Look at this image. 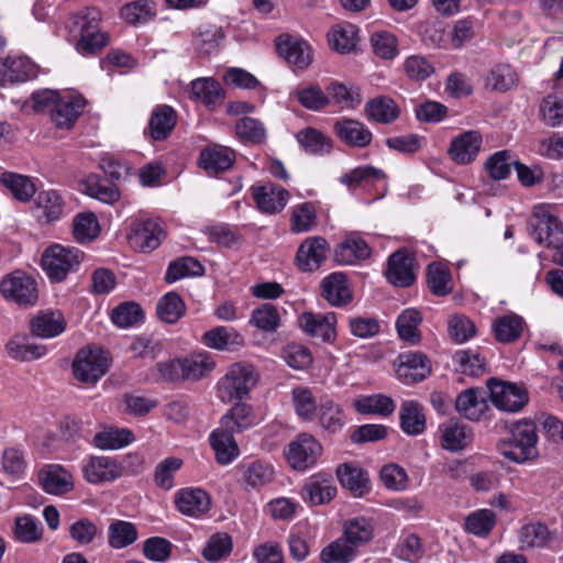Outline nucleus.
I'll return each instance as SVG.
<instances>
[{
    "label": "nucleus",
    "mask_w": 563,
    "mask_h": 563,
    "mask_svg": "<svg viewBox=\"0 0 563 563\" xmlns=\"http://www.w3.org/2000/svg\"><path fill=\"white\" fill-rule=\"evenodd\" d=\"M510 439L498 443V452L508 461L522 464L538 455L537 427L523 419L511 424Z\"/></svg>",
    "instance_id": "f257e3e1"
},
{
    "label": "nucleus",
    "mask_w": 563,
    "mask_h": 563,
    "mask_svg": "<svg viewBox=\"0 0 563 563\" xmlns=\"http://www.w3.org/2000/svg\"><path fill=\"white\" fill-rule=\"evenodd\" d=\"M216 362L207 351L195 352L158 364V372L165 380H198L213 371Z\"/></svg>",
    "instance_id": "f03ea898"
},
{
    "label": "nucleus",
    "mask_w": 563,
    "mask_h": 563,
    "mask_svg": "<svg viewBox=\"0 0 563 563\" xmlns=\"http://www.w3.org/2000/svg\"><path fill=\"white\" fill-rule=\"evenodd\" d=\"M531 236L540 245L549 249L563 244V223L559 218V207L554 203H538L530 219Z\"/></svg>",
    "instance_id": "7ed1b4c3"
},
{
    "label": "nucleus",
    "mask_w": 563,
    "mask_h": 563,
    "mask_svg": "<svg viewBox=\"0 0 563 563\" xmlns=\"http://www.w3.org/2000/svg\"><path fill=\"white\" fill-rule=\"evenodd\" d=\"M258 373L252 364H232L218 383V395L223 401L242 400L256 386Z\"/></svg>",
    "instance_id": "20e7f679"
},
{
    "label": "nucleus",
    "mask_w": 563,
    "mask_h": 563,
    "mask_svg": "<svg viewBox=\"0 0 563 563\" xmlns=\"http://www.w3.org/2000/svg\"><path fill=\"white\" fill-rule=\"evenodd\" d=\"M108 353L98 346L80 349L71 364L74 377L84 384L95 385L109 369Z\"/></svg>",
    "instance_id": "39448f33"
},
{
    "label": "nucleus",
    "mask_w": 563,
    "mask_h": 563,
    "mask_svg": "<svg viewBox=\"0 0 563 563\" xmlns=\"http://www.w3.org/2000/svg\"><path fill=\"white\" fill-rule=\"evenodd\" d=\"M84 257V253L76 247L54 244L42 256V266L52 282H62L76 271Z\"/></svg>",
    "instance_id": "423d86ee"
},
{
    "label": "nucleus",
    "mask_w": 563,
    "mask_h": 563,
    "mask_svg": "<svg viewBox=\"0 0 563 563\" xmlns=\"http://www.w3.org/2000/svg\"><path fill=\"white\" fill-rule=\"evenodd\" d=\"M517 542L518 549L522 552L560 550L558 532L540 521L523 523L518 530Z\"/></svg>",
    "instance_id": "0eeeda50"
},
{
    "label": "nucleus",
    "mask_w": 563,
    "mask_h": 563,
    "mask_svg": "<svg viewBox=\"0 0 563 563\" xmlns=\"http://www.w3.org/2000/svg\"><path fill=\"white\" fill-rule=\"evenodd\" d=\"M323 448L310 433H299L288 445L285 456L291 468L303 472L316 465Z\"/></svg>",
    "instance_id": "6e6552de"
},
{
    "label": "nucleus",
    "mask_w": 563,
    "mask_h": 563,
    "mask_svg": "<svg viewBox=\"0 0 563 563\" xmlns=\"http://www.w3.org/2000/svg\"><path fill=\"white\" fill-rule=\"evenodd\" d=\"M0 292L5 300L20 306H33L38 298L36 282L21 271H15L2 278Z\"/></svg>",
    "instance_id": "1a4fd4ad"
},
{
    "label": "nucleus",
    "mask_w": 563,
    "mask_h": 563,
    "mask_svg": "<svg viewBox=\"0 0 563 563\" xmlns=\"http://www.w3.org/2000/svg\"><path fill=\"white\" fill-rule=\"evenodd\" d=\"M84 479L91 485L112 483L123 475L122 464L112 456L90 455L82 461Z\"/></svg>",
    "instance_id": "9d476101"
},
{
    "label": "nucleus",
    "mask_w": 563,
    "mask_h": 563,
    "mask_svg": "<svg viewBox=\"0 0 563 563\" xmlns=\"http://www.w3.org/2000/svg\"><path fill=\"white\" fill-rule=\"evenodd\" d=\"M487 387L492 402L503 411L517 412L528 402L527 390L516 384L489 379Z\"/></svg>",
    "instance_id": "9b49d317"
},
{
    "label": "nucleus",
    "mask_w": 563,
    "mask_h": 563,
    "mask_svg": "<svg viewBox=\"0 0 563 563\" xmlns=\"http://www.w3.org/2000/svg\"><path fill=\"white\" fill-rule=\"evenodd\" d=\"M165 232L159 219H146L133 222L129 234L130 244L141 252H150L157 249Z\"/></svg>",
    "instance_id": "f8f14e48"
},
{
    "label": "nucleus",
    "mask_w": 563,
    "mask_h": 563,
    "mask_svg": "<svg viewBox=\"0 0 563 563\" xmlns=\"http://www.w3.org/2000/svg\"><path fill=\"white\" fill-rule=\"evenodd\" d=\"M176 509L184 516L199 519L211 507L209 494L199 487H185L178 489L174 496Z\"/></svg>",
    "instance_id": "ddd939ff"
},
{
    "label": "nucleus",
    "mask_w": 563,
    "mask_h": 563,
    "mask_svg": "<svg viewBox=\"0 0 563 563\" xmlns=\"http://www.w3.org/2000/svg\"><path fill=\"white\" fill-rule=\"evenodd\" d=\"M336 495V486L331 474L319 472L311 475L303 484L301 497L311 506L330 503Z\"/></svg>",
    "instance_id": "4468645a"
},
{
    "label": "nucleus",
    "mask_w": 563,
    "mask_h": 563,
    "mask_svg": "<svg viewBox=\"0 0 563 563\" xmlns=\"http://www.w3.org/2000/svg\"><path fill=\"white\" fill-rule=\"evenodd\" d=\"M38 482L49 495L60 496L74 489L73 474L60 464L44 465L38 472Z\"/></svg>",
    "instance_id": "2eb2a0df"
},
{
    "label": "nucleus",
    "mask_w": 563,
    "mask_h": 563,
    "mask_svg": "<svg viewBox=\"0 0 563 563\" xmlns=\"http://www.w3.org/2000/svg\"><path fill=\"white\" fill-rule=\"evenodd\" d=\"M397 375L405 384L423 380L431 372L428 357L421 352H404L397 357Z\"/></svg>",
    "instance_id": "dca6fc26"
},
{
    "label": "nucleus",
    "mask_w": 563,
    "mask_h": 563,
    "mask_svg": "<svg viewBox=\"0 0 563 563\" xmlns=\"http://www.w3.org/2000/svg\"><path fill=\"white\" fill-rule=\"evenodd\" d=\"M329 243L322 236L307 238L298 247L296 262L303 272L318 269L327 258Z\"/></svg>",
    "instance_id": "f3484780"
},
{
    "label": "nucleus",
    "mask_w": 563,
    "mask_h": 563,
    "mask_svg": "<svg viewBox=\"0 0 563 563\" xmlns=\"http://www.w3.org/2000/svg\"><path fill=\"white\" fill-rule=\"evenodd\" d=\"M252 194L257 208L269 214L280 212L289 199L288 191L273 183L252 186Z\"/></svg>",
    "instance_id": "a211bd4d"
},
{
    "label": "nucleus",
    "mask_w": 563,
    "mask_h": 563,
    "mask_svg": "<svg viewBox=\"0 0 563 563\" xmlns=\"http://www.w3.org/2000/svg\"><path fill=\"white\" fill-rule=\"evenodd\" d=\"M36 76L35 64L25 56L0 59V85L23 82Z\"/></svg>",
    "instance_id": "6ab92c4d"
},
{
    "label": "nucleus",
    "mask_w": 563,
    "mask_h": 563,
    "mask_svg": "<svg viewBox=\"0 0 563 563\" xmlns=\"http://www.w3.org/2000/svg\"><path fill=\"white\" fill-rule=\"evenodd\" d=\"M415 258L406 251L399 250L388 258L386 271L387 280L398 287H408L415 282L413 273Z\"/></svg>",
    "instance_id": "aec40b11"
},
{
    "label": "nucleus",
    "mask_w": 563,
    "mask_h": 563,
    "mask_svg": "<svg viewBox=\"0 0 563 563\" xmlns=\"http://www.w3.org/2000/svg\"><path fill=\"white\" fill-rule=\"evenodd\" d=\"M135 441L134 433L128 428L103 424L92 438V445L102 451H118Z\"/></svg>",
    "instance_id": "412c9836"
},
{
    "label": "nucleus",
    "mask_w": 563,
    "mask_h": 563,
    "mask_svg": "<svg viewBox=\"0 0 563 563\" xmlns=\"http://www.w3.org/2000/svg\"><path fill=\"white\" fill-rule=\"evenodd\" d=\"M85 107V99L74 92H65L52 109V120L60 129L74 125Z\"/></svg>",
    "instance_id": "4be33fe9"
},
{
    "label": "nucleus",
    "mask_w": 563,
    "mask_h": 563,
    "mask_svg": "<svg viewBox=\"0 0 563 563\" xmlns=\"http://www.w3.org/2000/svg\"><path fill=\"white\" fill-rule=\"evenodd\" d=\"M277 51L289 64L299 69H305L312 63V49L306 41L288 35L279 36Z\"/></svg>",
    "instance_id": "5701e85b"
},
{
    "label": "nucleus",
    "mask_w": 563,
    "mask_h": 563,
    "mask_svg": "<svg viewBox=\"0 0 563 563\" xmlns=\"http://www.w3.org/2000/svg\"><path fill=\"white\" fill-rule=\"evenodd\" d=\"M233 432L220 426L209 435V443L214 452L216 461L220 465H229L240 455L238 442Z\"/></svg>",
    "instance_id": "b1692460"
},
{
    "label": "nucleus",
    "mask_w": 563,
    "mask_h": 563,
    "mask_svg": "<svg viewBox=\"0 0 563 563\" xmlns=\"http://www.w3.org/2000/svg\"><path fill=\"white\" fill-rule=\"evenodd\" d=\"M298 321L300 328L311 336L320 338L323 341H331L335 338L336 317L333 312H305Z\"/></svg>",
    "instance_id": "393cba45"
},
{
    "label": "nucleus",
    "mask_w": 563,
    "mask_h": 563,
    "mask_svg": "<svg viewBox=\"0 0 563 563\" xmlns=\"http://www.w3.org/2000/svg\"><path fill=\"white\" fill-rule=\"evenodd\" d=\"M455 408L460 415L468 420L478 421L488 410L486 393L479 388L463 390L455 400Z\"/></svg>",
    "instance_id": "a878e982"
},
{
    "label": "nucleus",
    "mask_w": 563,
    "mask_h": 563,
    "mask_svg": "<svg viewBox=\"0 0 563 563\" xmlns=\"http://www.w3.org/2000/svg\"><path fill=\"white\" fill-rule=\"evenodd\" d=\"M7 355L18 362H32L47 354V347L31 341L26 334H15L5 343Z\"/></svg>",
    "instance_id": "bb28decb"
},
{
    "label": "nucleus",
    "mask_w": 563,
    "mask_h": 563,
    "mask_svg": "<svg viewBox=\"0 0 563 563\" xmlns=\"http://www.w3.org/2000/svg\"><path fill=\"white\" fill-rule=\"evenodd\" d=\"M482 146V136L476 131L464 132L452 140L449 154L457 164L465 165L472 163Z\"/></svg>",
    "instance_id": "cd10ccee"
},
{
    "label": "nucleus",
    "mask_w": 563,
    "mask_h": 563,
    "mask_svg": "<svg viewBox=\"0 0 563 563\" xmlns=\"http://www.w3.org/2000/svg\"><path fill=\"white\" fill-rule=\"evenodd\" d=\"M322 296L332 306L341 307L352 300V291L344 273L335 272L323 278Z\"/></svg>",
    "instance_id": "c85d7f7f"
},
{
    "label": "nucleus",
    "mask_w": 563,
    "mask_h": 563,
    "mask_svg": "<svg viewBox=\"0 0 563 563\" xmlns=\"http://www.w3.org/2000/svg\"><path fill=\"white\" fill-rule=\"evenodd\" d=\"M260 421L251 405L238 402L221 418L220 424L233 433H241L258 424Z\"/></svg>",
    "instance_id": "c756f323"
},
{
    "label": "nucleus",
    "mask_w": 563,
    "mask_h": 563,
    "mask_svg": "<svg viewBox=\"0 0 563 563\" xmlns=\"http://www.w3.org/2000/svg\"><path fill=\"white\" fill-rule=\"evenodd\" d=\"M201 342L218 351H236L245 343L244 338L233 328L216 327L203 333Z\"/></svg>",
    "instance_id": "7c9ffc66"
},
{
    "label": "nucleus",
    "mask_w": 563,
    "mask_h": 563,
    "mask_svg": "<svg viewBox=\"0 0 563 563\" xmlns=\"http://www.w3.org/2000/svg\"><path fill=\"white\" fill-rule=\"evenodd\" d=\"M235 161V152L222 145H212L201 151L200 166L208 174H218L229 169Z\"/></svg>",
    "instance_id": "2f4dec72"
},
{
    "label": "nucleus",
    "mask_w": 563,
    "mask_h": 563,
    "mask_svg": "<svg viewBox=\"0 0 563 563\" xmlns=\"http://www.w3.org/2000/svg\"><path fill=\"white\" fill-rule=\"evenodd\" d=\"M66 330V321L58 310L38 312L31 321V331L42 339L58 336Z\"/></svg>",
    "instance_id": "473e14b6"
},
{
    "label": "nucleus",
    "mask_w": 563,
    "mask_h": 563,
    "mask_svg": "<svg viewBox=\"0 0 563 563\" xmlns=\"http://www.w3.org/2000/svg\"><path fill=\"white\" fill-rule=\"evenodd\" d=\"M334 129L341 141L354 147H365L373 139L369 129L353 119H342L335 122Z\"/></svg>",
    "instance_id": "72a5a7b5"
},
{
    "label": "nucleus",
    "mask_w": 563,
    "mask_h": 563,
    "mask_svg": "<svg viewBox=\"0 0 563 563\" xmlns=\"http://www.w3.org/2000/svg\"><path fill=\"white\" fill-rule=\"evenodd\" d=\"M443 449L457 452L466 448L473 438L472 431L456 420H449L440 426Z\"/></svg>",
    "instance_id": "f704fd0d"
},
{
    "label": "nucleus",
    "mask_w": 563,
    "mask_h": 563,
    "mask_svg": "<svg viewBox=\"0 0 563 563\" xmlns=\"http://www.w3.org/2000/svg\"><path fill=\"white\" fill-rule=\"evenodd\" d=\"M317 416L320 427L329 433L340 432L345 424L342 407L329 396L320 398Z\"/></svg>",
    "instance_id": "c9c22d12"
},
{
    "label": "nucleus",
    "mask_w": 563,
    "mask_h": 563,
    "mask_svg": "<svg viewBox=\"0 0 563 563\" xmlns=\"http://www.w3.org/2000/svg\"><path fill=\"white\" fill-rule=\"evenodd\" d=\"M367 242L357 233L349 234L335 250V260L340 264L352 265L369 256Z\"/></svg>",
    "instance_id": "e433bc0d"
},
{
    "label": "nucleus",
    "mask_w": 563,
    "mask_h": 563,
    "mask_svg": "<svg viewBox=\"0 0 563 563\" xmlns=\"http://www.w3.org/2000/svg\"><path fill=\"white\" fill-rule=\"evenodd\" d=\"M190 98L212 108L223 100L224 92L218 81L210 77H201L191 81Z\"/></svg>",
    "instance_id": "4c0bfd02"
},
{
    "label": "nucleus",
    "mask_w": 563,
    "mask_h": 563,
    "mask_svg": "<svg viewBox=\"0 0 563 563\" xmlns=\"http://www.w3.org/2000/svg\"><path fill=\"white\" fill-rule=\"evenodd\" d=\"M525 320L516 313L497 317L493 322V332L498 342L510 343L518 340L523 331Z\"/></svg>",
    "instance_id": "58836bf2"
},
{
    "label": "nucleus",
    "mask_w": 563,
    "mask_h": 563,
    "mask_svg": "<svg viewBox=\"0 0 563 563\" xmlns=\"http://www.w3.org/2000/svg\"><path fill=\"white\" fill-rule=\"evenodd\" d=\"M107 536L109 547L121 550L130 547L137 540L139 531L133 522L115 519L110 522Z\"/></svg>",
    "instance_id": "ea45409f"
},
{
    "label": "nucleus",
    "mask_w": 563,
    "mask_h": 563,
    "mask_svg": "<svg viewBox=\"0 0 563 563\" xmlns=\"http://www.w3.org/2000/svg\"><path fill=\"white\" fill-rule=\"evenodd\" d=\"M401 430L410 435H418L426 429V416L421 405L413 400H406L400 407Z\"/></svg>",
    "instance_id": "a19ab883"
},
{
    "label": "nucleus",
    "mask_w": 563,
    "mask_h": 563,
    "mask_svg": "<svg viewBox=\"0 0 563 563\" xmlns=\"http://www.w3.org/2000/svg\"><path fill=\"white\" fill-rule=\"evenodd\" d=\"M328 41L332 49L340 54H347L356 48L358 42V30L355 25L346 23L333 26Z\"/></svg>",
    "instance_id": "79ce46f5"
},
{
    "label": "nucleus",
    "mask_w": 563,
    "mask_h": 563,
    "mask_svg": "<svg viewBox=\"0 0 563 563\" xmlns=\"http://www.w3.org/2000/svg\"><path fill=\"white\" fill-rule=\"evenodd\" d=\"M340 181L352 190L356 187H369L375 184L385 185V175L373 166H358L342 175Z\"/></svg>",
    "instance_id": "37998d69"
},
{
    "label": "nucleus",
    "mask_w": 563,
    "mask_h": 563,
    "mask_svg": "<svg viewBox=\"0 0 563 563\" xmlns=\"http://www.w3.org/2000/svg\"><path fill=\"white\" fill-rule=\"evenodd\" d=\"M177 121L176 112L169 106H159L152 112L150 119V131L154 140H165Z\"/></svg>",
    "instance_id": "c03bdc74"
},
{
    "label": "nucleus",
    "mask_w": 563,
    "mask_h": 563,
    "mask_svg": "<svg viewBox=\"0 0 563 563\" xmlns=\"http://www.w3.org/2000/svg\"><path fill=\"white\" fill-rule=\"evenodd\" d=\"M291 402L296 415L303 421L311 422L316 419L319 409L311 389L297 386L291 390Z\"/></svg>",
    "instance_id": "a18cd8bd"
},
{
    "label": "nucleus",
    "mask_w": 563,
    "mask_h": 563,
    "mask_svg": "<svg viewBox=\"0 0 563 563\" xmlns=\"http://www.w3.org/2000/svg\"><path fill=\"white\" fill-rule=\"evenodd\" d=\"M365 112L369 120L384 124L394 122L399 115L398 106L391 98L386 96H379L369 100L365 106Z\"/></svg>",
    "instance_id": "49530a36"
},
{
    "label": "nucleus",
    "mask_w": 563,
    "mask_h": 563,
    "mask_svg": "<svg viewBox=\"0 0 563 563\" xmlns=\"http://www.w3.org/2000/svg\"><path fill=\"white\" fill-rule=\"evenodd\" d=\"M422 322V316L415 308L405 309L397 318L396 329L402 341L416 344L420 341L421 334L419 325Z\"/></svg>",
    "instance_id": "de8ad7c7"
},
{
    "label": "nucleus",
    "mask_w": 563,
    "mask_h": 563,
    "mask_svg": "<svg viewBox=\"0 0 563 563\" xmlns=\"http://www.w3.org/2000/svg\"><path fill=\"white\" fill-rule=\"evenodd\" d=\"M518 74L509 64L495 65L486 76L485 85L493 91L505 92L516 87Z\"/></svg>",
    "instance_id": "09e8293b"
},
{
    "label": "nucleus",
    "mask_w": 563,
    "mask_h": 563,
    "mask_svg": "<svg viewBox=\"0 0 563 563\" xmlns=\"http://www.w3.org/2000/svg\"><path fill=\"white\" fill-rule=\"evenodd\" d=\"M336 476L341 485L351 490L356 497L363 496L367 490V476L357 466L347 463L342 464L336 468Z\"/></svg>",
    "instance_id": "8fccbe9b"
},
{
    "label": "nucleus",
    "mask_w": 563,
    "mask_h": 563,
    "mask_svg": "<svg viewBox=\"0 0 563 563\" xmlns=\"http://www.w3.org/2000/svg\"><path fill=\"white\" fill-rule=\"evenodd\" d=\"M156 14V4L152 0H135L121 8V18L131 25L144 24Z\"/></svg>",
    "instance_id": "3c124183"
},
{
    "label": "nucleus",
    "mask_w": 563,
    "mask_h": 563,
    "mask_svg": "<svg viewBox=\"0 0 563 563\" xmlns=\"http://www.w3.org/2000/svg\"><path fill=\"white\" fill-rule=\"evenodd\" d=\"M354 407L360 413L387 417L395 411L396 405L390 397L375 394L356 399Z\"/></svg>",
    "instance_id": "603ef678"
},
{
    "label": "nucleus",
    "mask_w": 563,
    "mask_h": 563,
    "mask_svg": "<svg viewBox=\"0 0 563 563\" xmlns=\"http://www.w3.org/2000/svg\"><path fill=\"white\" fill-rule=\"evenodd\" d=\"M36 208L42 211L46 222L59 220L64 214V200L58 191L49 189L42 190L36 197Z\"/></svg>",
    "instance_id": "864d4df0"
},
{
    "label": "nucleus",
    "mask_w": 563,
    "mask_h": 563,
    "mask_svg": "<svg viewBox=\"0 0 563 563\" xmlns=\"http://www.w3.org/2000/svg\"><path fill=\"white\" fill-rule=\"evenodd\" d=\"M0 181L20 201H29L35 194V186L27 176L5 172Z\"/></svg>",
    "instance_id": "5fc2aeb1"
},
{
    "label": "nucleus",
    "mask_w": 563,
    "mask_h": 563,
    "mask_svg": "<svg viewBox=\"0 0 563 563\" xmlns=\"http://www.w3.org/2000/svg\"><path fill=\"white\" fill-rule=\"evenodd\" d=\"M85 191L88 196L98 199L103 203H113L119 200L120 191L107 179H100L95 175H90L84 181Z\"/></svg>",
    "instance_id": "6e6d98bb"
},
{
    "label": "nucleus",
    "mask_w": 563,
    "mask_h": 563,
    "mask_svg": "<svg viewBox=\"0 0 563 563\" xmlns=\"http://www.w3.org/2000/svg\"><path fill=\"white\" fill-rule=\"evenodd\" d=\"M99 232L100 225L92 212H82L74 218L73 234L77 242L89 243L99 235Z\"/></svg>",
    "instance_id": "4d7b16f0"
},
{
    "label": "nucleus",
    "mask_w": 563,
    "mask_h": 563,
    "mask_svg": "<svg viewBox=\"0 0 563 563\" xmlns=\"http://www.w3.org/2000/svg\"><path fill=\"white\" fill-rule=\"evenodd\" d=\"M427 282L430 290L437 296H445L453 288L450 269L440 263L428 266Z\"/></svg>",
    "instance_id": "13d9d810"
},
{
    "label": "nucleus",
    "mask_w": 563,
    "mask_h": 563,
    "mask_svg": "<svg viewBox=\"0 0 563 563\" xmlns=\"http://www.w3.org/2000/svg\"><path fill=\"white\" fill-rule=\"evenodd\" d=\"M495 525V512L486 508L471 512L465 520L466 531L481 538L488 536Z\"/></svg>",
    "instance_id": "bf43d9fd"
},
{
    "label": "nucleus",
    "mask_w": 563,
    "mask_h": 563,
    "mask_svg": "<svg viewBox=\"0 0 563 563\" xmlns=\"http://www.w3.org/2000/svg\"><path fill=\"white\" fill-rule=\"evenodd\" d=\"M343 538L357 551L373 538V526L363 517L351 519L345 523Z\"/></svg>",
    "instance_id": "052dcab7"
},
{
    "label": "nucleus",
    "mask_w": 563,
    "mask_h": 563,
    "mask_svg": "<svg viewBox=\"0 0 563 563\" xmlns=\"http://www.w3.org/2000/svg\"><path fill=\"white\" fill-rule=\"evenodd\" d=\"M222 38L223 33L219 26L202 25L194 36V46L199 53L209 55L218 49Z\"/></svg>",
    "instance_id": "680f3d73"
},
{
    "label": "nucleus",
    "mask_w": 563,
    "mask_h": 563,
    "mask_svg": "<svg viewBox=\"0 0 563 563\" xmlns=\"http://www.w3.org/2000/svg\"><path fill=\"white\" fill-rule=\"evenodd\" d=\"M71 20L70 32L77 37L82 33L99 30L101 12L96 7H87L74 14Z\"/></svg>",
    "instance_id": "e2e57ef3"
},
{
    "label": "nucleus",
    "mask_w": 563,
    "mask_h": 563,
    "mask_svg": "<svg viewBox=\"0 0 563 563\" xmlns=\"http://www.w3.org/2000/svg\"><path fill=\"white\" fill-rule=\"evenodd\" d=\"M515 163L511 153L503 150L495 152L486 159L485 169L492 179L503 180L510 175L511 166H515Z\"/></svg>",
    "instance_id": "0e129e2a"
},
{
    "label": "nucleus",
    "mask_w": 563,
    "mask_h": 563,
    "mask_svg": "<svg viewBox=\"0 0 563 563\" xmlns=\"http://www.w3.org/2000/svg\"><path fill=\"white\" fill-rule=\"evenodd\" d=\"M186 307L179 295L167 292L157 303V316L167 323L177 322L185 313Z\"/></svg>",
    "instance_id": "69168bd1"
},
{
    "label": "nucleus",
    "mask_w": 563,
    "mask_h": 563,
    "mask_svg": "<svg viewBox=\"0 0 563 563\" xmlns=\"http://www.w3.org/2000/svg\"><path fill=\"white\" fill-rule=\"evenodd\" d=\"M296 139L302 148L311 154L329 153L332 147L330 140L313 128L299 131Z\"/></svg>",
    "instance_id": "338daca9"
},
{
    "label": "nucleus",
    "mask_w": 563,
    "mask_h": 563,
    "mask_svg": "<svg viewBox=\"0 0 563 563\" xmlns=\"http://www.w3.org/2000/svg\"><path fill=\"white\" fill-rule=\"evenodd\" d=\"M356 555V550L344 538L330 543L321 552L323 563H349Z\"/></svg>",
    "instance_id": "774afa93"
}]
</instances>
